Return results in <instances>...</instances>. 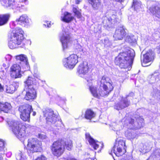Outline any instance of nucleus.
<instances>
[{"mask_svg":"<svg viewBox=\"0 0 160 160\" xmlns=\"http://www.w3.org/2000/svg\"><path fill=\"white\" fill-rule=\"evenodd\" d=\"M135 56V52L132 49L129 50L127 52H124L119 53L116 58L115 63L119 65L121 68H130L133 58Z\"/></svg>","mask_w":160,"mask_h":160,"instance_id":"obj_1","label":"nucleus"},{"mask_svg":"<svg viewBox=\"0 0 160 160\" xmlns=\"http://www.w3.org/2000/svg\"><path fill=\"white\" fill-rule=\"evenodd\" d=\"M89 90L92 95L99 98L100 96L104 97L107 96L112 90L113 87L112 82L103 84L102 87H100L98 90L96 88L92 85V83L89 85Z\"/></svg>","mask_w":160,"mask_h":160,"instance_id":"obj_2","label":"nucleus"},{"mask_svg":"<svg viewBox=\"0 0 160 160\" xmlns=\"http://www.w3.org/2000/svg\"><path fill=\"white\" fill-rule=\"evenodd\" d=\"M23 31L20 28H17L13 32L8 41V45L10 48H15L21 44L23 39Z\"/></svg>","mask_w":160,"mask_h":160,"instance_id":"obj_3","label":"nucleus"},{"mask_svg":"<svg viewBox=\"0 0 160 160\" xmlns=\"http://www.w3.org/2000/svg\"><path fill=\"white\" fill-rule=\"evenodd\" d=\"M8 123L13 133L18 138L20 139L26 136V128L19 122L12 120Z\"/></svg>","mask_w":160,"mask_h":160,"instance_id":"obj_4","label":"nucleus"},{"mask_svg":"<svg viewBox=\"0 0 160 160\" xmlns=\"http://www.w3.org/2000/svg\"><path fill=\"white\" fill-rule=\"evenodd\" d=\"M0 2L1 4L5 8L19 11L25 8L24 4H28L27 0H19V1H17L16 2L14 0H0Z\"/></svg>","mask_w":160,"mask_h":160,"instance_id":"obj_5","label":"nucleus"},{"mask_svg":"<svg viewBox=\"0 0 160 160\" xmlns=\"http://www.w3.org/2000/svg\"><path fill=\"white\" fill-rule=\"evenodd\" d=\"M143 120L142 119H138L137 122H134V120L132 118L125 117L123 119L122 122H123L125 125L128 126V128L130 129H138L142 127L144 125Z\"/></svg>","mask_w":160,"mask_h":160,"instance_id":"obj_6","label":"nucleus"},{"mask_svg":"<svg viewBox=\"0 0 160 160\" xmlns=\"http://www.w3.org/2000/svg\"><path fill=\"white\" fill-rule=\"evenodd\" d=\"M21 118L24 121H30V113L33 110L32 106L28 104L21 106L18 108Z\"/></svg>","mask_w":160,"mask_h":160,"instance_id":"obj_7","label":"nucleus"},{"mask_svg":"<svg viewBox=\"0 0 160 160\" xmlns=\"http://www.w3.org/2000/svg\"><path fill=\"white\" fill-rule=\"evenodd\" d=\"M64 141L58 140L53 142L51 147L52 153L57 157L60 156L64 150Z\"/></svg>","mask_w":160,"mask_h":160,"instance_id":"obj_8","label":"nucleus"},{"mask_svg":"<svg viewBox=\"0 0 160 160\" xmlns=\"http://www.w3.org/2000/svg\"><path fill=\"white\" fill-rule=\"evenodd\" d=\"M42 143L37 139L31 138L28 140V149L31 152H38L42 150Z\"/></svg>","mask_w":160,"mask_h":160,"instance_id":"obj_9","label":"nucleus"},{"mask_svg":"<svg viewBox=\"0 0 160 160\" xmlns=\"http://www.w3.org/2000/svg\"><path fill=\"white\" fill-rule=\"evenodd\" d=\"M89 67L88 65V63L86 62H83L79 66L78 72L80 74V77L85 78L87 82H88V85L89 86V84H91L92 81V78L89 76H88L84 75H87V74L88 72Z\"/></svg>","mask_w":160,"mask_h":160,"instance_id":"obj_10","label":"nucleus"},{"mask_svg":"<svg viewBox=\"0 0 160 160\" xmlns=\"http://www.w3.org/2000/svg\"><path fill=\"white\" fill-rule=\"evenodd\" d=\"M78 57L77 55L71 54L63 60V64L66 68L72 69L78 63Z\"/></svg>","mask_w":160,"mask_h":160,"instance_id":"obj_11","label":"nucleus"},{"mask_svg":"<svg viewBox=\"0 0 160 160\" xmlns=\"http://www.w3.org/2000/svg\"><path fill=\"white\" fill-rule=\"evenodd\" d=\"M125 147L124 141L120 139L117 141L113 147L114 154L118 157L122 155L126 152Z\"/></svg>","mask_w":160,"mask_h":160,"instance_id":"obj_12","label":"nucleus"},{"mask_svg":"<svg viewBox=\"0 0 160 160\" xmlns=\"http://www.w3.org/2000/svg\"><path fill=\"white\" fill-rule=\"evenodd\" d=\"M43 114L47 122L55 124L57 122V115L54 113L53 111L51 109H45L43 111Z\"/></svg>","mask_w":160,"mask_h":160,"instance_id":"obj_13","label":"nucleus"},{"mask_svg":"<svg viewBox=\"0 0 160 160\" xmlns=\"http://www.w3.org/2000/svg\"><path fill=\"white\" fill-rule=\"evenodd\" d=\"M10 76L13 78H21L22 75L20 65L17 64L12 65L10 68Z\"/></svg>","mask_w":160,"mask_h":160,"instance_id":"obj_14","label":"nucleus"},{"mask_svg":"<svg viewBox=\"0 0 160 160\" xmlns=\"http://www.w3.org/2000/svg\"><path fill=\"white\" fill-rule=\"evenodd\" d=\"M154 54L151 50H149L145 54L143 55V58L141 60L142 64L143 67H146L149 66L150 64H148L152 62L154 58Z\"/></svg>","mask_w":160,"mask_h":160,"instance_id":"obj_15","label":"nucleus"},{"mask_svg":"<svg viewBox=\"0 0 160 160\" xmlns=\"http://www.w3.org/2000/svg\"><path fill=\"white\" fill-rule=\"evenodd\" d=\"M60 35V41L63 49H65L68 48V45L70 43V37L68 32L63 30Z\"/></svg>","mask_w":160,"mask_h":160,"instance_id":"obj_16","label":"nucleus"},{"mask_svg":"<svg viewBox=\"0 0 160 160\" xmlns=\"http://www.w3.org/2000/svg\"><path fill=\"white\" fill-rule=\"evenodd\" d=\"M24 88L23 92L25 93L24 98L27 100L34 99L36 96V93L34 88Z\"/></svg>","mask_w":160,"mask_h":160,"instance_id":"obj_17","label":"nucleus"},{"mask_svg":"<svg viewBox=\"0 0 160 160\" xmlns=\"http://www.w3.org/2000/svg\"><path fill=\"white\" fill-rule=\"evenodd\" d=\"M85 135L86 139L95 149H97L100 145H101V147L102 146L103 144L102 143L94 140L91 137L89 133H87Z\"/></svg>","mask_w":160,"mask_h":160,"instance_id":"obj_18","label":"nucleus"},{"mask_svg":"<svg viewBox=\"0 0 160 160\" xmlns=\"http://www.w3.org/2000/svg\"><path fill=\"white\" fill-rule=\"evenodd\" d=\"M126 34V32L123 27L118 28L116 30L113 37L116 40H122Z\"/></svg>","mask_w":160,"mask_h":160,"instance_id":"obj_19","label":"nucleus"},{"mask_svg":"<svg viewBox=\"0 0 160 160\" xmlns=\"http://www.w3.org/2000/svg\"><path fill=\"white\" fill-rule=\"evenodd\" d=\"M130 104L127 98H122L121 100L115 105V108L118 110H121L128 106Z\"/></svg>","mask_w":160,"mask_h":160,"instance_id":"obj_20","label":"nucleus"},{"mask_svg":"<svg viewBox=\"0 0 160 160\" xmlns=\"http://www.w3.org/2000/svg\"><path fill=\"white\" fill-rule=\"evenodd\" d=\"M74 18L72 14L68 12H66L61 16V20L64 22L68 23L72 21Z\"/></svg>","mask_w":160,"mask_h":160,"instance_id":"obj_21","label":"nucleus"},{"mask_svg":"<svg viewBox=\"0 0 160 160\" xmlns=\"http://www.w3.org/2000/svg\"><path fill=\"white\" fill-rule=\"evenodd\" d=\"M112 19L110 18H108L104 17L103 18L102 23L104 27L107 29H109V28L113 26L112 23Z\"/></svg>","mask_w":160,"mask_h":160,"instance_id":"obj_22","label":"nucleus"},{"mask_svg":"<svg viewBox=\"0 0 160 160\" xmlns=\"http://www.w3.org/2000/svg\"><path fill=\"white\" fill-rule=\"evenodd\" d=\"M11 106L10 103L6 102L2 103L0 102V112L3 111L8 113L11 108Z\"/></svg>","mask_w":160,"mask_h":160,"instance_id":"obj_23","label":"nucleus"},{"mask_svg":"<svg viewBox=\"0 0 160 160\" xmlns=\"http://www.w3.org/2000/svg\"><path fill=\"white\" fill-rule=\"evenodd\" d=\"M88 2L94 10H98L101 7L100 0H88Z\"/></svg>","mask_w":160,"mask_h":160,"instance_id":"obj_24","label":"nucleus"},{"mask_svg":"<svg viewBox=\"0 0 160 160\" xmlns=\"http://www.w3.org/2000/svg\"><path fill=\"white\" fill-rule=\"evenodd\" d=\"M149 10L156 17L160 18V7L152 6L150 8Z\"/></svg>","mask_w":160,"mask_h":160,"instance_id":"obj_25","label":"nucleus"},{"mask_svg":"<svg viewBox=\"0 0 160 160\" xmlns=\"http://www.w3.org/2000/svg\"><path fill=\"white\" fill-rule=\"evenodd\" d=\"M132 7L137 12L139 11L142 9L143 5L141 2L137 0H133Z\"/></svg>","mask_w":160,"mask_h":160,"instance_id":"obj_26","label":"nucleus"},{"mask_svg":"<svg viewBox=\"0 0 160 160\" xmlns=\"http://www.w3.org/2000/svg\"><path fill=\"white\" fill-rule=\"evenodd\" d=\"M111 82L112 81L109 78L104 76L102 77L101 78L98 79V85H99L100 87L101 88L103 84Z\"/></svg>","mask_w":160,"mask_h":160,"instance_id":"obj_27","label":"nucleus"},{"mask_svg":"<svg viewBox=\"0 0 160 160\" xmlns=\"http://www.w3.org/2000/svg\"><path fill=\"white\" fill-rule=\"evenodd\" d=\"M10 16L9 14L0 15V26L6 24L9 20Z\"/></svg>","mask_w":160,"mask_h":160,"instance_id":"obj_28","label":"nucleus"},{"mask_svg":"<svg viewBox=\"0 0 160 160\" xmlns=\"http://www.w3.org/2000/svg\"><path fill=\"white\" fill-rule=\"evenodd\" d=\"M16 22H20L21 23L24 24H27L29 22V20L28 16L26 15H22L19 18L16 20Z\"/></svg>","mask_w":160,"mask_h":160,"instance_id":"obj_29","label":"nucleus"},{"mask_svg":"<svg viewBox=\"0 0 160 160\" xmlns=\"http://www.w3.org/2000/svg\"><path fill=\"white\" fill-rule=\"evenodd\" d=\"M95 116V113L91 110L88 109L85 112V117L87 119H91Z\"/></svg>","mask_w":160,"mask_h":160,"instance_id":"obj_30","label":"nucleus"},{"mask_svg":"<svg viewBox=\"0 0 160 160\" xmlns=\"http://www.w3.org/2000/svg\"><path fill=\"white\" fill-rule=\"evenodd\" d=\"M33 79L31 77H28L27 80L25 82V88L27 87L29 88H34L33 85Z\"/></svg>","mask_w":160,"mask_h":160,"instance_id":"obj_31","label":"nucleus"},{"mask_svg":"<svg viewBox=\"0 0 160 160\" xmlns=\"http://www.w3.org/2000/svg\"><path fill=\"white\" fill-rule=\"evenodd\" d=\"M16 90L15 84H12L9 86H6V91L9 93H13Z\"/></svg>","mask_w":160,"mask_h":160,"instance_id":"obj_32","label":"nucleus"},{"mask_svg":"<svg viewBox=\"0 0 160 160\" xmlns=\"http://www.w3.org/2000/svg\"><path fill=\"white\" fill-rule=\"evenodd\" d=\"M125 135L128 139H132L136 137V134L135 132H132L131 130H128L125 132Z\"/></svg>","mask_w":160,"mask_h":160,"instance_id":"obj_33","label":"nucleus"},{"mask_svg":"<svg viewBox=\"0 0 160 160\" xmlns=\"http://www.w3.org/2000/svg\"><path fill=\"white\" fill-rule=\"evenodd\" d=\"M16 57V58L17 60H19L22 62L23 63L28 61V59L26 56L24 54H20Z\"/></svg>","mask_w":160,"mask_h":160,"instance_id":"obj_34","label":"nucleus"},{"mask_svg":"<svg viewBox=\"0 0 160 160\" xmlns=\"http://www.w3.org/2000/svg\"><path fill=\"white\" fill-rule=\"evenodd\" d=\"M64 148L65 147L67 149L71 150L73 146L72 141L71 140H68L66 141H64Z\"/></svg>","mask_w":160,"mask_h":160,"instance_id":"obj_35","label":"nucleus"},{"mask_svg":"<svg viewBox=\"0 0 160 160\" xmlns=\"http://www.w3.org/2000/svg\"><path fill=\"white\" fill-rule=\"evenodd\" d=\"M126 41L132 44L136 42V40L133 35H130L127 36L126 38Z\"/></svg>","mask_w":160,"mask_h":160,"instance_id":"obj_36","label":"nucleus"},{"mask_svg":"<svg viewBox=\"0 0 160 160\" xmlns=\"http://www.w3.org/2000/svg\"><path fill=\"white\" fill-rule=\"evenodd\" d=\"M151 80L152 81V83H155L158 82L159 80L158 74L157 73H154L152 76Z\"/></svg>","mask_w":160,"mask_h":160,"instance_id":"obj_37","label":"nucleus"},{"mask_svg":"<svg viewBox=\"0 0 160 160\" xmlns=\"http://www.w3.org/2000/svg\"><path fill=\"white\" fill-rule=\"evenodd\" d=\"M5 142L2 139H0V152L3 153L5 151Z\"/></svg>","mask_w":160,"mask_h":160,"instance_id":"obj_38","label":"nucleus"},{"mask_svg":"<svg viewBox=\"0 0 160 160\" xmlns=\"http://www.w3.org/2000/svg\"><path fill=\"white\" fill-rule=\"evenodd\" d=\"M72 11L75 13V15L78 18H80L81 17V14L78 8L73 7Z\"/></svg>","mask_w":160,"mask_h":160,"instance_id":"obj_39","label":"nucleus"},{"mask_svg":"<svg viewBox=\"0 0 160 160\" xmlns=\"http://www.w3.org/2000/svg\"><path fill=\"white\" fill-rule=\"evenodd\" d=\"M16 158L17 160H24V158L22 157V153L19 151L16 155Z\"/></svg>","mask_w":160,"mask_h":160,"instance_id":"obj_40","label":"nucleus"},{"mask_svg":"<svg viewBox=\"0 0 160 160\" xmlns=\"http://www.w3.org/2000/svg\"><path fill=\"white\" fill-rule=\"evenodd\" d=\"M6 77V72L5 71L2 70L0 72V78L1 79H4Z\"/></svg>","mask_w":160,"mask_h":160,"instance_id":"obj_41","label":"nucleus"},{"mask_svg":"<svg viewBox=\"0 0 160 160\" xmlns=\"http://www.w3.org/2000/svg\"><path fill=\"white\" fill-rule=\"evenodd\" d=\"M24 64L23 66L22 67L24 69V70L27 71L28 70L30 69V67L29 66L28 62V61L23 63Z\"/></svg>","mask_w":160,"mask_h":160,"instance_id":"obj_42","label":"nucleus"},{"mask_svg":"<svg viewBox=\"0 0 160 160\" xmlns=\"http://www.w3.org/2000/svg\"><path fill=\"white\" fill-rule=\"evenodd\" d=\"M121 128H120V126L119 125H116L114 126V127L113 130L116 131L117 132H116V134H117L119 135V132H118V131L120 130Z\"/></svg>","mask_w":160,"mask_h":160,"instance_id":"obj_43","label":"nucleus"},{"mask_svg":"<svg viewBox=\"0 0 160 160\" xmlns=\"http://www.w3.org/2000/svg\"><path fill=\"white\" fill-rule=\"evenodd\" d=\"M37 136L39 138L42 140L45 139L47 138L45 134L42 133H38Z\"/></svg>","mask_w":160,"mask_h":160,"instance_id":"obj_44","label":"nucleus"},{"mask_svg":"<svg viewBox=\"0 0 160 160\" xmlns=\"http://www.w3.org/2000/svg\"><path fill=\"white\" fill-rule=\"evenodd\" d=\"M104 43L105 46H108L110 45V42L109 39L108 38H106L104 40Z\"/></svg>","mask_w":160,"mask_h":160,"instance_id":"obj_45","label":"nucleus"},{"mask_svg":"<svg viewBox=\"0 0 160 160\" xmlns=\"http://www.w3.org/2000/svg\"><path fill=\"white\" fill-rule=\"evenodd\" d=\"M12 56L9 54L7 55L5 57L6 60L7 61L9 62L12 59Z\"/></svg>","mask_w":160,"mask_h":160,"instance_id":"obj_46","label":"nucleus"},{"mask_svg":"<svg viewBox=\"0 0 160 160\" xmlns=\"http://www.w3.org/2000/svg\"><path fill=\"white\" fill-rule=\"evenodd\" d=\"M35 160H47L46 158L43 155L38 157Z\"/></svg>","mask_w":160,"mask_h":160,"instance_id":"obj_47","label":"nucleus"},{"mask_svg":"<svg viewBox=\"0 0 160 160\" xmlns=\"http://www.w3.org/2000/svg\"><path fill=\"white\" fill-rule=\"evenodd\" d=\"M65 160H77L72 157H68L65 159Z\"/></svg>","mask_w":160,"mask_h":160,"instance_id":"obj_48","label":"nucleus"},{"mask_svg":"<svg viewBox=\"0 0 160 160\" xmlns=\"http://www.w3.org/2000/svg\"><path fill=\"white\" fill-rule=\"evenodd\" d=\"M45 23L44 24V25L45 26H47L48 27H50V23L48 21H46L45 22Z\"/></svg>","mask_w":160,"mask_h":160,"instance_id":"obj_49","label":"nucleus"},{"mask_svg":"<svg viewBox=\"0 0 160 160\" xmlns=\"http://www.w3.org/2000/svg\"><path fill=\"white\" fill-rule=\"evenodd\" d=\"M156 49L158 52L160 53V44L157 47Z\"/></svg>","mask_w":160,"mask_h":160,"instance_id":"obj_50","label":"nucleus"},{"mask_svg":"<svg viewBox=\"0 0 160 160\" xmlns=\"http://www.w3.org/2000/svg\"><path fill=\"white\" fill-rule=\"evenodd\" d=\"M82 0H75V3L77 4H79Z\"/></svg>","mask_w":160,"mask_h":160,"instance_id":"obj_51","label":"nucleus"},{"mask_svg":"<svg viewBox=\"0 0 160 160\" xmlns=\"http://www.w3.org/2000/svg\"><path fill=\"white\" fill-rule=\"evenodd\" d=\"M31 58H32V60L33 62H35V61L36 58L34 56H31Z\"/></svg>","mask_w":160,"mask_h":160,"instance_id":"obj_52","label":"nucleus"},{"mask_svg":"<svg viewBox=\"0 0 160 160\" xmlns=\"http://www.w3.org/2000/svg\"><path fill=\"white\" fill-rule=\"evenodd\" d=\"M3 90V87L0 84V92H2Z\"/></svg>","mask_w":160,"mask_h":160,"instance_id":"obj_53","label":"nucleus"},{"mask_svg":"<svg viewBox=\"0 0 160 160\" xmlns=\"http://www.w3.org/2000/svg\"><path fill=\"white\" fill-rule=\"evenodd\" d=\"M3 120V118L2 117H0V122H2Z\"/></svg>","mask_w":160,"mask_h":160,"instance_id":"obj_54","label":"nucleus"},{"mask_svg":"<svg viewBox=\"0 0 160 160\" xmlns=\"http://www.w3.org/2000/svg\"><path fill=\"white\" fill-rule=\"evenodd\" d=\"M151 145H150L149 146V147H148V148H147L146 149V150H149V149H150V148H151Z\"/></svg>","mask_w":160,"mask_h":160,"instance_id":"obj_55","label":"nucleus"},{"mask_svg":"<svg viewBox=\"0 0 160 160\" xmlns=\"http://www.w3.org/2000/svg\"><path fill=\"white\" fill-rule=\"evenodd\" d=\"M0 160H3L2 157V156L0 155Z\"/></svg>","mask_w":160,"mask_h":160,"instance_id":"obj_56","label":"nucleus"},{"mask_svg":"<svg viewBox=\"0 0 160 160\" xmlns=\"http://www.w3.org/2000/svg\"><path fill=\"white\" fill-rule=\"evenodd\" d=\"M36 112H33V114H32V115L33 116H34L36 115Z\"/></svg>","mask_w":160,"mask_h":160,"instance_id":"obj_57","label":"nucleus"},{"mask_svg":"<svg viewBox=\"0 0 160 160\" xmlns=\"http://www.w3.org/2000/svg\"><path fill=\"white\" fill-rule=\"evenodd\" d=\"M85 160H94L93 159H92L91 158H89L86 159Z\"/></svg>","mask_w":160,"mask_h":160,"instance_id":"obj_58","label":"nucleus"},{"mask_svg":"<svg viewBox=\"0 0 160 160\" xmlns=\"http://www.w3.org/2000/svg\"><path fill=\"white\" fill-rule=\"evenodd\" d=\"M158 156L160 157V155L159 154L158 155Z\"/></svg>","mask_w":160,"mask_h":160,"instance_id":"obj_59","label":"nucleus"}]
</instances>
